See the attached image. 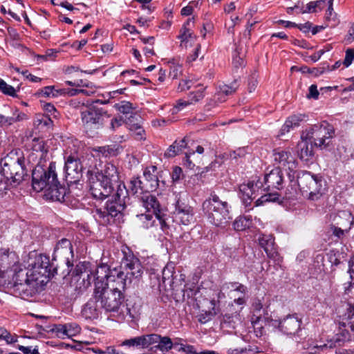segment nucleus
<instances>
[{
	"label": "nucleus",
	"mask_w": 354,
	"mask_h": 354,
	"mask_svg": "<svg viewBox=\"0 0 354 354\" xmlns=\"http://www.w3.org/2000/svg\"><path fill=\"white\" fill-rule=\"evenodd\" d=\"M13 285L12 291L16 296L26 298L30 295L37 288L33 282L26 276L24 270H19L15 274L12 278Z\"/></svg>",
	"instance_id": "11"
},
{
	"label": "nucleus",
	"mask_w": 354,
	"mask_h": 354,
	"mask_svg": "<svg viewBox=\"0 0 354 354\" xmlns=\"http://www.w3.org/2000/svg\"><path fill=\"white\" fill-rule=\"evenodd\" d=\"M174 221L179 225H190L194 222L193 208L189 205L177 202L174 212Z\"/></svg>",
	"instance_id": "15"
},
{
	"label": "nucleus",
	"mask_w": 354,
	"mask_h": 354,
	"mask_svg": "<svg viewBox=\"0 0 354 354\" xmlns=\"http://www.w3.org/2000/svg\"><path fill=\"white\" fill-rule=\"evenodd\" d=\"M283 182V174L279 167H275L265 174L264 183L268 189H280L282 187Z\"/></svg>",
	"instance_id": "19"
},
{
	"label": "nucleus",
	"mask_w": 354,
	"mask_h": 354,
	"mask_svg": "<svg viewBox=\"0 0 354 354\" xmlns=\"http://www.w3.org/2000/svg\"><path fill=\"white\" fill-rule=\"evenodd\" d=\"M155 215L149 212H145L136 216V223L140 227L148 229L153 226L155 223Z\"/></svg>",
	"instance_id": "30"
},
{
	"label": "nucleus",
	"mask_w": 354,
	"mask_h": 354,
	"mask_svg": "<svg viewBox=\"0 0 354 354\" xmlns=\"http://www.w3.org/2000/svg\"><path fill=\"white\" fill-rule=\"evenodd\" d=\"M104 117H109L107 111L94 105L86 106L81 111L82 125L86 131L98 129L102 125Z\"/></svg>",
	"instance_id": "9"
},
{
	"label": "nucleus",
	"mask_w": 354,
	"mask_h": 354,
	"mask_svg": "<svg viewBox=\"0 0 354 354\" xmlns=\"http://www.w3.org/2000/svg\"><path fill=\"white\" fill-rule=\"evenodd\" d=\"M25 274L37 287L44 286L48 281L51 274L49 258L41 254L30 253L28 269Z\"/></svg>",
	"instance_id": "4"
},
{
	"label": "nucleus",
	"mask_w": 354,
	"mask_h": 354,
	"mask_svg": "<svg viewBox=\"0 0 354 354\" xmlns=\"http://www.w3.org/2000/svg\"><path fill=\"white\" fill-rule=\"evenodd\" d=\"M18 349L24 354H39L38 349H32L31 346H19Z\"/></svg>",
	"instance_id": "61"
},
{
	"label": "nucleus",
	"mask_w": 354,
	"mask_h": 354,
	"mask_svg": "<svg viewBox=\"0 0 354 354\" xmlns=\"http://www.w3.org/2000/svg\"><path fill=\"white\" fill-rule=\"evenodd\" d=\"M182 73V67L180 65H174L171 67L169 77L172 79H176Z\"/></svg>",
	"instance_id": "56"
},
{
	"label": "nucleus",
	"mask_w": 354,
	"mask_h": 354,
	"mask_svg": "<svg viewBox=\"0 0 354 354\" xmlns=\"http://www.w3.org/2000/svg\"><path fill=\"white\" fill-rule=\"evenodd\" d=\"M64 328H65L64 330L66 333L67 337H72L75 336L76 335L79 334L81 330L80 327L75 323L66 324Z\"/></svg>",
	"instance_id": "43"
},
{
	"label": "nucleus",
	"mask_w": 354,
	"mask_h": 354,
	"mask_svg": "<svg viewBox=\"0 0 354 354\" xmlns=\"http://www.w3.org/2000/svg\"><path fill=\"white\" fill-rule=\"evenodd\" d=\"M307 116L304 114L297 113L289 116L285 123L282 126L279 136H283L286 133L290 132L300 125L301 122L306 120Z\"/></svg>",
	"instance_id": "23"
},
{
	"label": "nucleus",
	"mask_w": 354,
	"mask_h": 354,
	"mask_svg": "<svg viewBox=\"0 0 354 354\" xmlns=\"http://www.w3.org/2000/svg\"><path fill=\"white\" fill-rule=\"evenodd\" d=\"M279 199V195L277 193H270L264 194L258 198L256 202V206L263 205L266 203L277 202Z\"/></svg>",
	"instance_id": "38"
},
{
	"label": "nucleus",
	"mask_w": 354,
	"mask_h": 354,
	"mask_svg": "<svg viewBox=\"0 0 354 354\" xmlns=\"http://www.w3.org/2000/svg\"><path fill=\"white\" fill-rule=\"evenodd\" d=\"M264 321V316L263 313H253L251 317V323L254 327L260 324Z\"/></svg>",
	"instance_id": "53"
},
{
	"label": "nucleus",
	"mask_w": 354,
	"mask_h": 354,
	"mask_svg": "<svg viewBox=\"0 0 354 354\" xmlns=\"http://www.w3.org/2000/svg\"><path fill=\"white\" fill-rule=\"evenodd\" d=\"M121 346H141L142 348V335L123 341Z\"/></svg>",
	"instance_id": "47"
},
{
	"label": "nucleus",
	"mask_w": 354,
	"mask_h": 354,
	"mask_svg": "<svg viewBox=\"0 0 354 354\" xmlns=\"http://www.w3.org/2000/svg\"><path fill=\"white\" fill-rule=\"evenodd\" d=\"M346 334H337L333 339L327 340V343L319 344L317 342L310 341L308 342L304 347L309 353L317 354L324 352L328 348H333L342 345L346 342Z\"/></svg>",
	"instance_id": "13"
},
{
	"label": "nucleus",
	"mask_w": 354,
	"mask_h": 354,
	"mask_svg": "<svg viewBox=\"0 0 354 354\" xmlns=\"http://www.w3.org/2000/svg\"><path fill=\"white\" fill-rule=\"evenodd\" d=\"M141 200L142 206L145 207L146 211L154 214L155 218L159 220L162 225H165V220L161 216V212L159 209L160 205L156 196L147 192L144 194Z\"/></svg>",
	"instance_id": "16"
},
{
	"label": "nucleus",
	"mask_w": 354,
	"mask_h": 354,
	"mask_svg": "<svg viewBox=\"0 0 354 354\" xmlns=\"http://www.w3.org/2000/svg\"><path fill=\"white\" fill-rule=\"evenodd\" d=\"M297 184L302 194L310 200H317L322 194L325 184L320 177L304 172L297 178Z\"/></svg>",
	"instance_id": "7"
},
{
	"label": "nucleus",
	"mask_w": 354,
	"mask_h": 354,
	"mask_svg": "<svg viewBox=\"0 0 354 354\" xmlns=\"http://www.w3.org/2000/svg\"><path fill=\"white\" fill-rule=\"evenodd\" d=\"M65 324H59L55 327L53 330L55 332L57 336L59 338L64 339L66 337V333L65 332Z\"/></svg>",
	"instance_id": "60"
},
{
	"label": "nucleus",
	"mask_w": 354,
	"mask_h": 354,
	"mask_svg": "<svg viewBox=\"0 0 354 354\" xmlns=\"http://www.w3.org/2000/svg\"><path fill=\"white\" fill-rule=\"evenodd\" d=\"M189 105H191V103H189V100L188 99L187 100H184V99L178 100L176 102V104L174 107L173 112L177 113L180 111L183 110L185 107H187V106H189Z\"/></svg>",
	"instance_id": "51"
},
{
	"label": "nucleus",
	"mask_w": 354,
	"mask_h": 354,
	"mask_svg": "<svg viewBox=\"0 0 354 354\" xmlns=\"http://www.w3.org/2000/svg\"><path fill=\"white\" fill-rule=\"evenodd\" d=\"M75 274L74 279L79 281L82 279V285L76 288L80 292H83L95 280V297L99 300L100 307L107 313H118L124 301L121 288L116 283L115 275L109 274L107 265L103 264L98 267L91 265L89 262H82L77 264L73 271Z\"/></svg>",
	"instance_id": "1"
},
{
	"label": "nucleus",
	"mask_w": 354,
	"mask_h": 354,
	"mask_svg": "<svg viewBox=\"0 0 354 354\" xmlns=\"http://www.w3.org/2000/svg\"><path fill=\"white\" fill-rule=\"evenodd\" d=\"M261 186V183L257 180L250 181L248 183H243L240 185V192L242 194L243 200L252 199L253 195L259 190Z\"/></svg>",
	"instance_id": "26"
},
{
	"label": "nucleus",
	"mask_w": 354,
	"mask_h": 354,
	"mask_svg": "<svg viewBox=\"0 0 354 354\" xmlns=\"http://www.w3.org/2000/svg\"><path fill=\"white\" fill-rule=\"evenodd\" d=\"M64 169L70 181H77L81 176L82 165L77 158L69 156L65 161Z\"/></svg>",
	"instance_id": "18"
},
{
	"label": "nucleus",
	"mask_w": 354,
	"mask_h": 354,
	"mask_svg": "<svg viewBox=\"0 0 354 354\" xmlns=\"http://www.w3.org/2000/svg\"><path fill=\"white\" fill-rule=\"evenodd\" d=\"M183 339L181 338L176 337L172 339L173 348L176 350L177 351L180 352L185 345L183 342Z\"/></svg>",
	"instance_id": "58"
},
{
	"label": "nucleus",
	"mask_w": 354,
	"mask_h": 354,
	"mask_svg": "<svg viewBox=\"0 0 354 354\" xmlns=\"http://www.w3.org/2000/svg\"><path fill=\"white\" fill-rule=\"evenodd\" d=\"M114 107L119 112L124 115L133 113V110L134 109L133 104L127 101H122L120 103H117L115 104Z\"/></svg>",
	"instance_id": "42"
},
{
	"label": "nucleus",
	"mask_w": 354,
	"mask_h": 354,
	"mask_svg": "<svg viewBox=\"0 0 354 354\" xmlns=\"http://www.w3.org/2000/svg\"><path fill=\"white\" fill-rule=\"evenodd\" d=\"M32 185L34 190H45V196L52 201H61L64 199L65 188L57 180L55 162H50L48 170L41 167L35 168L32 171Z\"/></svg>",
	"instance_id": "2"
},
{
	"label": "nucleus",
	"mask_w": 354,
	"mask_h": 354,
	"mask_svg": "<svg viewBox=\"0 0 354 354\" xmlns=\"http://www.w3.org/2000/svg\"><path fill=\"white\" fill-rule=\"evenodd\" d=\"M319 91L317 90V87L315 84H312L309 87V93L308 94L307 97L310 98L313 97L314 99H317L319 96Z\"/></svg>",
	"instance_id": "64"
},
{
	"label": "nucleus",
	"mask_w": 354,
	"mask_h": 354,
	"mask_svg": "<svg viewBox=\"0 0 354 354\" xmlns=\"http://www.w3.org/2000/svg\"><path fill=\"white\" fill-rule=\"evenodd\" d=\"M159 335L156 333L142 335V348H147L153 344L157 345Z\"/></svg>",
	"instance_id": "41"
},
{
	"label": "nucleus",
	"mask_w": 354,
	"mask_h": 354,
	"mask_svg": "<svg viewBox=\"0 0 354 354\" xmlns=\"http://www.w3.org/2000/svg\"><path fill=\"white\" fill-rule=\"evenodd\" d=\"M258 84V81L255 74L252 75L248 80V90L249 92L252 93L254 91Z\"/></svg>",
	"instance_id": "59"
},
{
	"label": "nucleus",
	"mask_w": 354,
	"mask_h": 354,
	"mask_svg": "<svg viewBox=\"0 0 354 354\" xmlns=\"http://www.w3.org/2000/svg\"><path fill=\"white\" fill-rule=\"evenodd\" d=\"M15 258L16 254L13 252H10L9 249L2 248L0 250V260L3 262L10 263L11 262L9 261V259L14 261Z\"/></svg>",
	"instance_id": "46"
},
{
	"label": "nucleus",
	"mask_w": 354,
	"mask_h": 354,
	"mask_svg": "<svg viewBox=\"0 0 354 354\" xmlns=\"http://www.w3.org/2000/svg\"><path fill=\"white\" fill-rule=\"evenodd\" d=\"M89 188L93 196L97 199H104L109 196L113 190V187L109 181H105L98 176L88 172Z\"/></svg>",
	"instance_id": "12"
},
{
	"label": "nucleus",
	"mask_w": 354,
	"mask_h": 354,
	"mask_svg": "<svg viewBox=\"0 0 354 354\" xmlns=\"http://www.w3.org/2000/svg\"><path fill=\"white\" fill-rule=\"evenodd\" d=\"M183 176V170L180 167H174L171 173V178L174 181H178Z\"/></svg>",
	"instance_id": "57"
},
{
	"label": "nucleus",
	"mask_w": 354,
	"mask_h": 354,
	"mask_svg": "<svg viewBox=\"0 0 354 354\" xmlns=\"http://www.w3.org/2000/svg\"><path fill=\"white\" fill-rule=\"evenodd\" d=\"M129 189L134 194L142 193L144 191L147 192V193L149 190L147 185H144L142 182L138 177L132 178V179L130 180Z\"/></svg>",
	"instance_id": "33"
},
{
	"label": "nucleus",
	"mask_w": 354,
	"mask_h": 354,
	"mask_svg": "<svg viewBox=\"0 0 354 354\" xmlns=\"http://www.w3.org/2000/svg\"><path fill=\"white\" fill-rule=\"evenodd\" d=\"M120 148L117 145H107L106 146V152L104 157L115 156L120 152Z\"/></svg>",
	"instance_id": "52"
},
{
	"label": "nucleus",
	"mask_w": 354,
	"mask_h": 354,
	"mask_svg": "<svg viewBox=\"0 0 354 354\" xmlns=\"http://www.w3.org/2000/svg\"><path fill=\"white\" fill-rule=\"evenodd\" d=\"M252 351L251 346L248 347H240V346H232L227 349V354H244L247 351Z\"/></svg>",
	"instance_id": "49"
},
{
	"label": "nucleus",
	"mask_w": 354,
	"mask_h": 354,
	"mask_svg": "<svg viewBox=\"0 0 354 354\" xmlns=\"http://www.w3.org/2000/svg\"><path fill=\"white\" fill-rule=\"evenodd\" d=\"M205 88H200L196 91L191 92L188 95V100L191 104H194L205 97L204 94Z\"/></svg>",
	"instance_id": "45"
},
{
	"label": "nucleus",
	"mask_w": 354,
	"mask_h": 354,
	"mask_svg": "<svg viewBox=\"0 0 354 354\" xmlns=\"http://www.w3.org/2000/svg\"><path fill=\"white\" fill-rule=\"evenodd\" d=\"M273 159L275 164L278 165L277 167L289 171V176L297 168L295 159L290 151L276 149L273 152Z\"/></svg>",
	"instance_id": "14"
},
{
	"label": "nucleus",
	"mask_w": 354,
	"mask_h": 354,
	"mask_svg": "<svg viewBox=\"0 0 354 354\" xmlns=\"http://www.w3.org/2000/svg\"><path fill=\"white\" fill-rule=\"evenodd\" d=\"M65 93V89H56L54 86H48L44 87L39 93L45 97H57Z\"/></svg>",
	"instance_id": "36"
},
{
	"label": "nucleus",
	"mask_w": 354,
	"mask_h": 354,
	"mask_svg": "<svg viewBox=\"0 0 354 354\" xmlns=\"http://www.w3.org/2000/svg\"><path fill=\"white\" fill-rule=\"evenodd\" d=\"M121 268L122 269V271H118L115 269L113 271L109 270V274L115 275L116 283H118L120 286H124L125 281L127 278H138L140 277L142 273V266L140 260L133 254L125 256L122 259Z\"/></svg>",
	"instance_id": "6"
},
{
	"label": "nucleus",
	"mask_w": 354,
	"mask_h": 354,
	"mask_svg": "<svg viewBox=\"0 0 354 354\" xmlns=\"http://www.w3.org/2000/svg\"><path fill=\"white\" fill-rule=\"evenodd\" d=\"M126 124L129 131H133L142 127V119L139 115L134 114L127 118Z\"/></svg>",
	"instance_id": "39"
},
{
	"label": "nucleus",
	"mask_w": 354,
	"mask_h": 354,
	"mask_svg": "<svg viewBox=\"0 0 354 354\" xmlns=\"http://www.w3.org/2000/svg\"><path fill=\"white\" fill-rule=\"evenodd\" d=\"M143 176L149 183L147 187L150 190L157 188L158 186V179L157 176V167L156 166L152 165L147 167L143 172Z\"/></svg>",
	"instance_id": "27"
},
{
	"label": "nucleus",
	"mask_w": 354,
	"mask_h": 354,
	"mask_svg": "<svg viewBox=\"0 0 354 354\" xmlns=\"http://www.w3.org/2000/svg\"><path fill=\"white\" fill-rule=\"evenodd\" d=\"M304 132L306 138H310L314 145L320 149H325L330 145L335 133L333 127L326 122L315 124Z\"/></svg>",
	"instance_id": "8"
},
{
	"label": "nucleus",
	"mask_w": 354,
	"mask_h": 354,
	"mask_svg": "<svg viewBox=\"0 0 354 354\" xmlns=\"http://www.w3.org/2000/svg\"><path fill=\"white\" fill-rule=\"evenodd\" d=\"M55 252L57 255L64 256L68 259V256L73 257V251L71 241L66 239H61L56 245Z\"/></svg>",
	"instance_id": "29"
},
{
	"label": "nucleus",
	"mask_w": 354,
	"mask_h": 354,
	"mask_svg": "<svg viewBox=\"0 0 354 354\" xmlns=\"http://www.w3.org/2000/svg\"><path fill=\"white\" fill-rule=\"evenodd\" d=\"M252 224V221L250 217L239 216L236 218L233 222V227L236 231H243L250 227Z\"/></svg>",
	"instance_id": "35"
},
{
	"label": "nucleus",
	"mask_w": 354,
	"mask_h": 354,
	"mask_svg": "<svg viewBox=\"0 0 354 354\" xmlns=\"http://www.w3.org/2000/svg\"><path fill=\"white\" fill-rule=\"evenodd\" d=\"M101 309L100 301L93 292V297L83 306L82 315L86 319H95L99 317Z\"/></svg>",
	"instance_id": "21"
},
{
	"label": "nucleus",
	"mask_w": 354,
	"mask_h": 354,
	"mask_svg": "<svg viewBox=\"0 0 354 354\" xmlns=\"http://www.w3.org/2000/svg\"><path fill=\"white\" fill-rule=\"evenodd\" d=\"M123 123L124 120L122 117L113 118L110 122V129L113 131H116Z\"/></svg>",
	"instance_id": "54"
},
{
	"label": "nucleus",
	"mask_w": 354,
	"mask_h": 354,
	"mask_svg": "<svg viewBox=\"0 0 354 354\" xmlns=\"http://www.w3.org/2000/svg\"><path fill=\"white\" fill-rule=\"evenodd\" d=\"M354 60V48H348L346 50L345 58L343 64L346 67H348Z\"/></svg>",
	"instance_id": "50"
},
{
	"label": "nucleus",
	"mask_w": 354,
	"mask_h": 354,
	"mask_svg": "<svg viewBox=\"0 0 354 354\" xmlns=\"http://www.w3.org/2000/svg\"><path fill=\"white\" fill-rule=\"evenodd\" d=\"M203 210L210 223L218 227H225L232 219L230 207L216 195H212L203 203Z\"/></svg>",
	"instance_id": "5"
},
{
	"label": "nucleus",
	"mask_w": 354,
	"mask_h": 354,
	"mask_svg": "<svg viewBox=\"0 0 354 354\" xmlns=\"http://www.w3.org/2000/svg\"><path fill=\"white\" fill-rule=\"evenodd\" d=\"M156 348L163 353H168L173 348L172 339L167 336L159 335V340L156 345Z\"/></svg>",
	"instance_id": "34"
},
{
	"label": "nucleus",
	"mask_w": 354,
	"mask_h": 354,
	"mask_svg": "<svg viewBox=\"0 0 354 354\" xmlns=\"http://www.w3.org/2000/svg\"><path fill=\"white\" fill-rule=\"evenodd\" d=\"M0 91L5 95L12 97L16 96L17 90L11 85L8 84L2 79H0Z\"/></svg>",
	"instance_id": "44"
},
{
	"label": "nucleus",
	"mask_w": 354,
	"mask_h": 354,
	"mask_svg": "<svg viewBox=\"0 0 354 354\" xmlns=\"http://www.w3.org/2000/svg\"><path fill=\"white\" fill-rule=\"evenodd\" d=\"M134 134V137L138 140H141L145 138V130L142 127L136 129V130L132 131Z\"/></svg>",
	"instance_id": "63"
},
{
	"label": "nucleus",
	"mask_w": 354,
	"mask_h": 354,
	"mask_svg": "<svg viewBox=\"0 0 354 354\" xmlns=\"http://www.w3.org/2000/svg\"><path fill=\"white\" fill-rule=\"evenodd\" d=\"M306 134L303 131L301 136V140L297 144V155L304 161H309L314 156L313 142L307 138Z\"/></svg>",
	"instance_id": "17"
},
{
	"label": "nucleus",
	"mask_w": 354,
	"mask_h": 354,
	"mask_svg": "<svg viewBox=\"0 0 354 354\" xmlns=\"http://www.w3.org/2000/svg\"><path fill=\"white\" fill-rule=\"evenodd\" d=\"M340 324L344 327H349L354 330V306L348 305L346 313L341 316Z\"/></svg>",
	"instance_id": "31"
},
{
	"label": "nucleus",
	"mask_w": 354,
	"mask_h": 354,
	"mask_svg": "<svg viewBox=\"0 0 354 354\" xmlns=\"http://www.w3.org/2000/svg\"><path fill=\"white\" fill-rule=\"evenodd\" d=\"M236 91V88L232 86L229 85H222L219 86L218 91L216 93L214 96V100L216 102H223L225 101V98L220 99V95H225V96H228L232 95Z\"/></svg>",
	"instance_id": "32"
},
{
	"label": "nucleus",
	"mask_w": 354,
	"mask_h": 354,
	"mask_svg": "<svg viewBox=\"0 0 354 354\" xmlns=\"http://www.w3.org/2000/svg\"><path fill=\"white\" fill-rule=\"evenodd\" d=\"M187 142L185 138L179 140H176L168 147L164 156L167 158H173L181 153L187 147Z\"/></svg>",
	"instance_id": "28"
},
{
	"label": "nucleus",
	"mask_w": 354,
	"mask_h": 354,
	"mask_svg": "<svg viewBox=\"0 0 354 354\" xmlns=\"http://www.w3.org/2000/svg\"><path fill=\"white\" fill-rule=\"evenodd\" d=\"M98 178H101L105 181H109L110 184L113 186L118 183L119 180V174L116 167L111 163L105 165L104 168L100 173L96 174Z\"/></svg>",
	"instance_id": "24"
},
{
	"label": "nucleus",
	"mask_w": 354,
	"mask_h": 354,
	"mask_svg": "<svg viewBox=\"0 0 354 354\" xmlns=\"http://www.w3.org/2000/svg\"><path fill=\"white\" fill-rule=\"evenodd\" d=\"M24 116H25L24 114L21 115L20 113H17V115L16 116H12L10 118H6L3 115H0V122L11 124L17 121L23 120Z\"/></svg>",
	"instance_id": "48"
},
{
	"label": "nucleus",
	"mask_w": 354,
	"mask_h": 354,
	"mask_svg": "<svg viewBox=\"0 0 354 354\" xmlns=\"http://www.w3.org/2000/svg\"><path fill=\"white\" fill-rule=\"evenodd\" d=\"M128 191L124 184H119L117 186V191L113 196L112 200L106 203V211L112 217L116 216L121 213L129 203Z\"/></svg>",
	"instance_id": "10"
},
{
	"label": "nucleus",
	"mask_w": 354,
	"mask_h": 354,
	"mask_svg": "<svg viewBox=\"0 0 354 354\" xmlns=\"http://www.w3.org/2000/svg\"><path fill=\"white\" fill-rule=\"evenodd\" d=\"M25 158L19 149L11 151L1 159L0 169L1 176L7 180L18 184L24 178L26 174L24 167Z\"/></svg>",
	"instance_id": "3"
},
{
	"label": "nucleus",
	"mask_w": 354,
	"mask_h": 354,
	"mask_svg": "<svg viewBox=\"0 0 354 354\" xmlns=\"http://www.w3.org/2000/svg\"><path fill=\"white\" fill-rule=\"evenodd\" d=\"M300 326L301 320L296 315H288L279 324V329L288 335L296 334Z\"/></svg>",
	"instance_id": "20"
},
{
	"label": "nucleus",
	"mask_w": 354,
	"mask_h": 354,
	"mask_svg": "<svg viewBox=\"0 0 354 354\" xmlns=\"http://www.w3.org/2000/svg\"><path fill=\"white\" fill-rule=\"evenodd\" d=\"M348 273L351 279L349 283L354 285V257H351L348 261Z\"/></svg>",
	"instance_id": "55"
},
{
	"label": "nucleus",
	"mask_w": 354,
	"mask_h": 354,
	"mask_svg": "<svg viewBox=\"0 0 354 354\" xmlns=\"http://www.w3.org/2000/svg\"><path fill=\"white\" fill-rule=\"evenodd\" d=\"M32 149L34 151L41 153L40 158L47 151V148L44 141L41 138H34L32 141Z\"/></svg>",
	"instance_id": "40"
},
{
	"label": "nucleus",
	"mask_w": 354,
	"mask_h": 354,
	"mask_svg": "<svg viewBox=\"0 0 354 354\" xmlns=\"http://www.w3.org/2000/svg\"><path fill=\"white\" fill-rule=\"evenodd\" d=\"M192 82L189 80H183L180 82L178 90V91H183L189 89L191 87Z\"/></svg>",
	"instance_id": "62"
},
{
	"label": "nucleus",
	"mask_w": 354,
	"mask_h": 354,
	"mask_svg": "<svg viewBox=\"0 0 354 354\" xmlns=\"http://www.w3.org/2000/svg\"><path fill=\"white\" fill-rule=\"evenodd\" d=\"M326 6V1L318 0L315 1H310L306 5V10H303L301 12L313 13L321 11Z\"/></svg>",
	"instance_id": "37"
},
{
	"label": "nucleus",
	"mask_w": 354,
	"mask_h": 354,
	"mask_svg": "<svg viewBox=\"0 0 354 354\" xmlns=\"http://www.w3.org/2000/svg\"><path fill=\"white\" fill-rule=\"evenodd\" d=\"M191 23H194V18L188 19L180 31L178 38L180 41V46L185 48L191 46L196 39V36L189 28Z\"/></svg>",
	"instance_id": "22"
},
{
	"label": "nucleus",
	"mask_w": 354,
	"mask_h": 354,
	"mask_svg": "<svg viewBox=\"0 0 354 354\" xmlns=\"http://www.w3.org/2000/svg\"><path fill=\"white\" fill-rule=\"evenodd\" d=\"M333 223L345 228V231L350 230L353 223V217L349 211L343 210L334 215L332 218Z\"/></svg>",
	"instance_id": "25"
}]
</instances>
